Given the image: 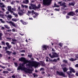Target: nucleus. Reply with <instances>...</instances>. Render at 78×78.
Masks as SVG:
<instances>
[{
  "instance_id": "69168bd1",
  "label": "nucleus",
  "mask_w": 78,
  "mask_h": 78,
  "mask_svg": "<svg viewBox=\"0 0 78 78\" xmlns=\"http://www.w3.org/2000/svg\"><path fill=\"white\" fill-rule=\"evenodd\" d=\"M55 11H59V9H55Z\"/></svg>"
},
{
  "instance_id": "13d9d810",
  "label": "nucleus",
  "mask_w": 78,
  "mask_h": 78,
  "mask_svg": "<svg viewBox=\"0 0 78 78\" xmlns=\"http://www.w3.org/2000/svg\"><path fill=\"white\" fill-rule=\"evenodd\" d=\"M66 19H69V18H70V17L68 16H66Z\"/></svg>"
},
{
  "instance_id": "c9c22d12",
  "label": "nucleus",
  "mask_w": 78,
  "mask_h": 78,
  "mask_svg": "<svg viewBox=\"0 0 78 78\" xmlns=\"http://www.w3.org/2000/svg\"><path fill=\"white\" fill-rule=\"evenodd\" d=\"M12 41H13V42H14L15 43L16 42L17 40L16 39H12Z\"/></svg>"
},
{
  "instance_id": "6e6552de",
  "label": "nucleus",
  "mask_w": 78,
  "mask_h": 78,
  "mask_svg": "<svg viewBox=\"0 0 78 78\" xmlns=\"http://www.w3.org/2000/svg\"><path fill=\"white\" fill-rule=\"evenodd\" d=\"M7 10L10 12V13L12 12L13 11L11 10V9H12V7L11 6H7Z\"/></svg>"
},
{
  "instance_id": "7ed1b4c3",
  "label": "nucleus",
  "mask_w": 78,
  "mask_h": 78,
  "mask_svg": "<svg viewBox=\"0 0 78 78\" xmlns=\"http://www.w3.org/2000/svg\"><path fill=\"white\" fill-rule=\"evenodd\" d=\"M53 55L51 56V54H49V55L51 58H56V57H58V55L55 52H52Z\"/></svg>"
},
{
  "instance_id": "ea45409f",
  "label": "nucleus",
  "mask_w": 78,
  "mask_h": 78,
  "mask_svg": "<svg viewBox=\"0 0 78 78\" xmlns=\"http://www.w3.org/2000/svg\"><path fill=\"white\" fill-rule=\"evenodd\" d=\"M1 30H5V27H1Z\"/></svg>"
},
{
  "instance_id": "473e14b6",
  "label": "nucleus",
  "mask_w": 78,
  "mask_h": 78,
  "mask_svg": "<svg viewBox=\"0 0 78 78\" xmlns=\"http://www.w3.org/2000/svg\"><path fill=\"white\" fill-rule=\"evenodd\" d=\"M69 69L70 70H71L70 71H72L73 69V68H72V67H70L69 68Z\"/></svg>"
},
{
  "instance_id": "a211bd4d",
  "label": "nucleus",
  "mask_w": 78,
  "mask_h": 78,
  "mask_svg": "<svg viewBox=\"0 0 78 78\" xmlns=\"http://www.w3.org/2000/svg\"><path fill=\"white\" fill-rule=\"evenodd\" d=\"M67 74L69 75V76H70V75L71 73H72V71H70L67 72H66Z\"/></svg>"
},
{
  "instance_id": "0e129e2a",
  "label": "nucleus",
  "mask_w": 78,
  "mask_h": 78,
  "mask_svg": "<svg viewBox=\"0 0 78 78\" xmlns=\"http://www.w3.org/2000/svg\"><path fill=\"white\" fill-rule=\"evenodd\" d=\"M12 77L13 78H15V76L13 75L12 76Z\"/></svg>"
},
{
  "instance_id": "b1692460",
  "label": "nucleus",
  "mask_w": 78,
  "mask_h": 78,
  "mask_svg": "<svg viewBox=\"0 0 78 78\" xmlns=\"http://www.w3.org/2000/svg\"><path fill=\"white\" fill-rule=\"evenodd\" d=\"M69 59L71 61H76V59H73L72 58H69Z\"/></svg>"
},
{
  "instance_id": "5701e85b",
  "label": "nucleus",
  "mask_w": 78,
  "mask_h": 78,
  "mask_svg": "<svg viewBox=\"0 0 78 78\" xmlns=\"http://www.w3.org/2000/svg\"><path fill=\"white\" fill-rule=\"evenodd\" d=\"M20 22H22V23L23 24V25H26V23H25L24 22H23V20H20Z\"/></svg>"
},
{
  "instance_id": "680f3d73",
  "label": "nucleus",
  "mask_w": 78,
  "mask_h": 78,
  "mask_svg": "<svg viewBox=\"0 0 78 78\" xmlns=\"http://www.w3.org/2000/svg\"><path fill=\"white\" fill-rule=\"evenodd\" d=\"M75 67H78V64H77L76 65Z\"/></svg>"
},
{
  "instance_id": "49530a36",
  "label": "nucleus",
  "mask_w": 78,
  "mask_h": 78,
  "mask_svg": "<svg viewBox=\"0 0 78 78\" xmlns=\"http://www.w3.org/2000/svg\"><path fill=\"white\" fill-rule=\"evenodd\" d=\"M2 44H3V45H5V42L3 41H2Z\"/></svg>"
},
{
  "instance_id": "8fccbe9b",
  "label": "nucleus",
  "mask_w": 78,
  "mask_h": 78,
  "mask_svg": "<svg viewBox=\"0 0 78 78\" xmlns=\"http://www.w3.org/2000/svg\"><path fill=\"white\" fill-rule=\"evenodd\" d=\"M7 70H8V71H11V70L10 69L7 68Z\"/></svg>"
},
{
  "instance_id": "37998d69",
  "label": "nucleus",
  "mask_w": 78,
  "mask_h": 78,
  "mask_svg": "<svg viewBox=\"0 0 78 78\" xmlns=\"http://www.w3.org/2000/svg\"><path fill=\"white\" fill-rule=\"evenodd\" d=\"M62 44L61 43H59V45L60 46L62 47Z\"/></svg>"
},
{
  "instance_id": "f3484780",
  "label": "nucleus",
  "mask_w": 78,
  "mask_h": 78,
  "mask_svg": "<svg viewBox=\"0 0 78 78\" xmlns=\"http://www.w3.org/2000/svg\"><path fill=\"white\" fill-rule=\"evenodd\" d=\"M75 4V2H73L71 3H69V5H72V6H74Z\"/></svg>"
},
{
  "instance_id": "f8f14e48",
  "label": "nucleus",
  "mask_w": 78,
  "mask_h": 78,
  "mask_svg": "<svg viewBox=\"0 0 78 78\" xmlns=\"http://www.w3.org/2000/svg\"><path fill=\"white\" fill-rule=\"evenodd\" d=\"M11 14L12 13L13 15H14V16H15V17H18V15H17V14L14 13V12H13V11H12V12H11Z\"/></svg>"
},
{
  "instance_id": "774afa93",
  "label": "nucleus",
  "mask_w": 78,
  "mask_h": 78,
  "mask_svg": "<svg viewBox=\"0 0 78 78\" xmlns=\"http://www.w3.org/2000/svg\"><path fill=\"white\" fill-rule=\"evenodd\" d=\"M76 76H78V73H76Z\"/></svg>"
},
{
  "instance_id": "79ce46f5",
  "label": "nucleus",
  "mask_w": 78,
  "mask_h": 78,
  "mask_svg": "<svg viewBox=\"0 0 78 78\" xmlns=\"http://www.w3.org/2000/svg\"><path fill=\"white\" fill-rule=\"evenodd\" d=\"M0 17H2L3 18V15L2 14H0Z\"/></svg>"
},
{
  "instance_id": "4d7b16f0",
  "label": "nucleus",
  "mask_w": 78,
  "mask_h": 78,
  "mask_svg": "<svg viewBox=\"0 0 78 78\" xmlns=\"http://www.w3.org/2000/svg\"><path fill=\"white\" fill-rule=\"evenodd\" d=\"M29 8L30 9H32V7H31V6H29Z\"/></svg>"
},
{
  "instance_id": "c756f323",
  "label": "nucleus",
  "mask_w": 78,
  "mask_h": 78,
  "mask_svg": "<svg viewBox=\"0 0 78 78\" xmlns=\"http://www.w3.org/2000/svg\"><path fill=\"white\" fill-rule=\"evenodd\" d=\"M18 14L20 15V16H23V14L21 12H20V11H19L18 12Z\"/></svg>"
},
{
  "instance_id": "dca6fc26",
  "label": "nucleus",
  "mask_w": 78,
  "mask_h": 78,
  "mask_svg": "<svg viewBox=\"0 0 78 78\" xmlns=\"http://www.w3.org/2000/svg\"><path fill=\"white\" fill-rule=\"evenodd\" d=\"M42 48H44L45 50H47V48L48 47V46L46 45H43L42 46Z\"/></svg>"
},
{
  "instance_id": "3c124183",
  "label": "nucleus",
  "mask_w": 78,
  "mask_h": 78,
  "mask_svg": "<svg viewBox=\"0 0 78 78\" xmlns=\"http://www.w3.org/2000/svg\"><path fill=\"white\" fill-rule=\"evenodd\" d=\"M8 32H9V31H11V29H9L7 30Z\"/></svg>"
},
{
  "instance_id": "a19ab883",
  "label": "nucleus",
  "mask_w": 78,
  "mask_h": 78,
  "mask_svg": "<svg viewBox=\"0 0 78 78\" xmlns=\"http://www.w3.org/2000/svg\"><path fill=\"white\" fill-rule=\"evenodd\" d=\"M63 62H65V63H67V60H63Z\"/></svg>"
},
{
  "instance_id": "2eb2a0df",
  "label": "nucleus",
  "mask_w": 78,
  "mask_h": 78,
  "mask_svg": "<svg viewBox=\"0 0 78 78\" xmlns=\"http://www.w3.org/2000/svg\"><path fill=\"white\" fill-rule=\"evenodd\" d=\"M63 70L64 72H66V71L69 70V68H67L66 67H65L63 68Z\"/></svg>"
},
{
  "instance_id": "4be33fe9",
  "label": "nucleus",
  "mask_w": 78,
  "mask_h": 78,
  "mask_svg": "<svg viewBox=\"0 0 78 78\" xmlns=\"http://www.w3.org/2000/svg\"><path fill=\"white\" fill-rule=\"evenodd\" d=\"M21 6L22 8H28V6L21 5Z\"/></svg>"
},
{
  "instance_id": "0eeeda50",
  "label": "nucleus",
  "mask_w": 78,
  "mask_h": 78,
  "mask_svg": "<svg viewBox=\"0 0 78 78\" xmlns=\"http://www.w3.org/2000/svg\"><path fill=\"white\" fill-rule=\"evenodd\" d=\"M30 5V6H31L32 9H35L36 8V5L33 4L32 3H31Z\"/></svg>"
},
{
  "instance_id": "58836bf2",
  "label": "nucleus",
  "mask_w": 78,
  "mask_h": 78,
  "mask_svg": "<svg viewBox=\"0 0 78 78\" xmlns=\"http://www.w3.org/2000/svg\"><path fill=\"white\" fill-rule=\"evenodd\" d=\"M72 72L73 73H75V72H76V71L75 70H74V69H73L72 70V71H71V72Z\"/></svg>"
},
{
  "instance_id": "423d86ee",
  "label": "nucleus",
  "mask_w": 78,
  "mask_h": 78,
  "mask_svg": "<svg viewBox=\"0 0 78 78\" xmlns=\"http://www.w3.org/2000/svg\"><path fill=\"white\" fill-rule=\"evenodd\" d=\"M62 2H58V4H60V5L61 6H63V7H64V8H66L67 6L66 5V3L65 2H63L62 3H61Z\"/></svg>"
},
{
  "instance_id": "e2e57ef3",
  "label": "nucleus",
  "mask_w": 78,
  "mask_h": 78,
  "mask_svg": "<svg viewBox=\"0 0 78 78\" xmlns=\"http://www.w3.org/2000/svg\"><path fill=\"white\" fill-rule=\"evenodd\" d=\"M2 11H5V9H4L3 8H2Z\"/></svg>"
},
{
  "instance_id": "052dcab7",
  "label": "nucleus",
  "mask_w": 78,
  "mask_h": 78,
  "mask_svg": "<svg viewBox=\"0 0 78 78\" xmlns=\"http://www.w3.org/2000/svg\"><path fill=\"white\" fill-rule=\"evenodd\" d=\"M1 67L2 69H5V67L4 66H2Z\"/></svg>"
},
{
  "instance_id": "6e6d98bb",
  "label": "nucleus",
  "mask_w": 78,
  "mask_h": 78,
  "mask_svg": "<svg viewBox=\"0 0 78 78\" xmlns=\"http://www.w3.org/2000/svg\"><path fill=\"white\" fill-rule=\"evenodd\" d=\"M15 2H16V3H19V1L16 0V1H15Z\"/></svg>"
},
{
  "instance_id": "f03ea898",
  "label": "nucleus",
  "mask_w": 78,
  "mask_h": 78,
  "mask_svg": "<svg viewBox=\"0 0 78 78\" xmlns=\"http://www.w3.org/2000/svg\"><path fill=\"white\" fill-rule=\"evenodd\" d=\"M51 0H43V3L45 5H49L51 3Z\"/></svg>"
},
{
  "instance_id": "c85d7f7f",
  "label": "nucleus",
  "mask_w": 78,
  "mask_h": 78,
  "mask_svg": "<svg viewBox=\"0 0 78 78\" xmlns=\"http://www.w3.org/2000/svg\"><path fill=\"white\" fill-rule=\"evenodd\" d=\"M12 9L13 11H16V9L15 8H12Z\"/></svg>"
},
{
  "instance_id": "603ef678",
  "label": "nucleus",
  "mask_w": 78,
  "mask_h": 78,
  "mask_svg": "<svg viewBox=\"0 0 78 78\" xmlns=\"http://www.w3.org/2000/svg\"><path fill=\"white\" fill-rule=\"evenodd\" d=\"M11 44H15V42H11Z\"/></svg>"
},
{
  "instance_id": "bb28decb",
  "label": "nucleus",
  "mask_w": 78,
  "mask_h": 78,
  "mask_svg": "<svg viewBox=\"0 0 78 78\" xmlns=\"http://www.w3.org/2000/svg\"><path fill=\"white\" fill-rule=\"evenodd\" d=\"M12 30L13 32H17V30L14 28L12 29Z\"/></svg>"
},
{
  "instance_id": "9b49d317",
  "label": "nucleus",
  "mask_w": 78,
  "mask_h": 78,
  "mask_svg": "<svg viewBox=\"0 0 78 78\" xmlns=\"http://www.w3.org/2000/svg\"><path fill=\"white\" fill-rule=\"evenodd\" d=\"M9 23H10V25H12L13 27H16V24H14L13 22H12L11 21L9 22Z\"/></svg>"
},
{
  "instance_id": "ddd939ff",
  "label": "nucleus",
  "mask_w": 78,
  "mask_h": 78,
  "mask_svg": "<svg viewBox=\"0 0 78 78\" xmlns=\"http://www.w3.org/2000/svg\"><path fill=\"white\" fill-rule=\"evenodd\" d=\"M48 60H49V61H52V60L49 58H48V57H46V62H48Z\"/></svg>"
},
{
  "instance_id": "c03bdc74",
  "label": "nucleus",
  "mask_w": 78,
  "mask_h": 78,
  "mask_svg": "<svg viewBox=\"0 0 78 78\" xmlns=\"http://www.w3.org/2000/svg\"><path fill=\"white\" fill-rule=\"evenodd\" d=\"M5 44L6 45H7V47L9 45V43L8 42L6 43Z\"/></svg>"
},
{
  "instance_id": "f257e3e1",
  "label": "nucleus",
  "mask_w": 78,
  "mask_h": 78,
  "mask_svg": "<svg viewBox=\"0 0 78 78\" xmlns=\"http://www.w3.org/2000/svg\"><path fill=\"white\" fill-rule=\"evenodd\" d=\"M19 61H23V64H21L20 65V66L18 67L17 70H24L27 73H32V70L30 69H27L25 67L24 65L28 63V64L27 65L29 67H37L38 66L40 65V63L39 62H35L33 61H31L30 60L28 61L25 59L24 58H21L19 59Z\"/></svg>"
},
{
  "instance_id": "72a5a7b5",
  "label": "nucleus",
  "mask_w": 78,
  "mask_h": 78,
  "mask_svg": "<svg viewBox=\"0 0 78 78\" xmlns=\"http://www.w3.org/2000/svg\"><path fill=\"white\" fill-rule=\"evenodd\" d=\"M3 73H9V72L8 71H3Z\"/></svg>"
},
{
  "instance_id": "4468645a",
  "label": "nucleus",
  "mask_w": 78,
  "mask_h": 78,
  "mask_svg": "<svg viewBox=\"0 0 78 78\" xmlns=\"http://www.w3.org/2000/svg\"><path fill=\"white\" fill-rule=\"evenodd\" d=\"M25 1H23V3H24V4H28L29 2V1H28V0H25Z\"/></svg>"
},
{
  "instance_id": "a18cd8bd",
  "label": "nucleus",
  "mask_w": 78,
  "mask_h": 78,
  "mask_svg": "<svg viewBox=\"0 0 78 78\" xmlns=\"http://www.w3.org/2000/svg\"><path fill=\"white\" fill-rule=\"evenodd\" d=\"M9 48H11V47H12V46H11V45H9L8 46Z\"/></svg>"
},
{
  "instance_id": "39448f33",
  "label": "nucleus",
  "mask_w": 78,
  "mask_h": 78,
  "mask_svg": "<svg viewBox=\"0 0 78 78\" xmlns=\"http://www.w3.org/2000/svg\"><path fill=\"white\" fill-rule=\"evenodd\" d=\"M32 15L34 16V14L35 16H34L33 17L34 18H35V17H36V16H38V14L36 13V12H34V10H32Z\"/></svg>"
},
{
  "instance_id": "cd10ccee",
  "label": "nucleus",
  "mask_w": 78,
  "mask_h": 78,
  "mask_svg": "<svg viewBox=\"0 0 78 78\" xmlns=\"http://www.w3.org/2000/svg\"><path fill=\"white\" fill-rule=\"evenodd\" d=\"M3 49H5V50H8V47H3Z\"/></svg>"
},
{
  "instance_id": "09e8293b",
  "label": "nucleus",
  "mask_w": 78,
  "mask_h": 78,
  "mask_svg": "<svg viewBox=\"0 0 78 78\" xmlns=\"http://www.w3.org/2000/svg\"><path fill=\"white\" fill-rule=\"evenodd\" d=\"M14 64L15 65V66L16 67H17V63H14Z\"/></svg>"
},
{
  "instance_id": "393cba45",
  "label": "nucleus",
  "mask_w": 78,
  "mask_h": 78,
  "mask_svg": "<svg viewBox=\"0 0 78 78\" xmlns=\"http://www.w3.org/2000/svg\"><path fill=\"white\" fill-rule=\"evenodd\" d=\"M4 26L6 28H7V29H9V28H10V27H9V26H8V25H4Z\"/></svg>"
},
{
  "instance_id": "9d476101",
  "label": "nucleus",
  "mask_w": 78,
  "mask_h": 78,
  "mask_svg": "<svg viewBox=\"0 0 78 78\" xmlns=\"http://www.w3.org/2000/svg\"><path fill=\"white\" fill-rule=\"evenodd\" d=\"M5 17L7 18L8 20L10 19L11 18H12V16L11 15H8V16L5 15Z\"/></svg>"
},
{
  "instance_id": "a878e982",
  "label": "nucleus",
  "mask_w": 78,
  "mask_h": 78,
  "mask_svg": "<svg viewBox=\"0 0 78 78\" xmlns=\"http://www.w3.org/2000/svg\"><path fill=\"white\" fill-rule=\"evenodd\" d=\"M6 53H7V54L9 55H11V52H10L9 51H6Z\"/></svg>"
},
{
  "instance_id": "2f4dec72",
  "label": "nucleus",
  "mask_w": 78,
  "mask_h": 78,
  "mask_svg": "<svg viewBox=\"0 0 78 78\" xmlns=\"http://www.w3.org/2000/svg\"><path fill=\"white\" fill-rule=\"evenodd\" d=\"M3 35V34L2 33H0V40H1L2 39V35Z\"/></svg>"
},
{
  "instance_id": "412c9836",
  "label": "nucleus",
  "mask_w": 78,
  "mask_h": 78,
  "mask_svg": "<svg viewBox=\"0 0 78 78\" xmlns=\"http://www.w3.org/2000/svg\"><path fill=\"white\" fill-rule=\"evenodd\" d=\"M18 9L19 11H20V12H23V10L21 9H20V7L19 6L18 8Z\"/></svg>"
},
{
  "instance_id": "20e7f679",
  "label": "nucleus",
  "mask_w": 78,
  "mask_h": 78,
  "mask_svg": "<svg viewBox=\"0 0 78 78\" xmlns=\"http://www.w3.org/2000/svg\"><path fill=\"white\" fill-rule=\"evenodd\" d=\"M57 73L58 75H60V76H62L63 77H67V76L65 75V74H64L63 72L57 71Z\"/></svg>"
},
{
  "instance_id": "f704fd0d",
  "label": "nucleus",
  "mask_w": 78,
  "mask_h": 78,
  "mask_svg": "<svg viewBox=\"0 0 78 78\" xmlns=\"http://www.w3.org/2000/svg\"><path fill=\"white\" fill-rule=\"evenodd\" d=\"M40 7H41V4H39L38 6L37 7H36V8L37 9H39V8H40Z\"/></svg>"
},
{
  "instance_id": "5fc2aeb1",
  "label": "nucleus",
  "mask_w": 78,
  "mask_h": 78,
  "mask_svg": "<svg viewBox=\"0 0 78 78\" xmlns=\"http://www.w3.org/2000/svg\"><path fill=\"white\" fill-rule=\"evenodd\" d=\"M31 12L30 11H28V13H29V14H31Z\"/></svg>"
},
{
  "instance_id": "aec40b11",
  "label": "nucleus",
  "mask_w": 78,
  "mask_h": 78,
  "mask_svg": "<svg viewBox=\"0 0 78 78\" xmlns=\"http://www.w3.org/2000/svg\"><path fill=\"white\" fill-rule=\"evenodd\" d=\"M12 20L13 21H14V22H17V20H19V19H17L16 18H12Z\"/></svg>"
},
{
  "instance_id": "e433bc0d",
  "label": "nucleus",
  "mask_w": 78,
  "mask_h": 78,
  "mask_svg": "<svg viewBox=\"0 0 78 78\" xmlns=\"http://www.w3.org/2000/svg\"><path fill=\"white\" fill-rule=\"evenodd\" d=\"M54 5H55V7H59V6L58 5H56V3H55L54 4Z\"/></svg>"
},
{
  "instance_id": "6ab92c4d",
  "label": "nucleus",
  "mask_w": 78,
  "mask_h": 78,
  "mask_svg": "<svg viewBox=\"0 0 78 78\" xmlns=\"http://www.w3.org/2000/svg\"><path fill=\"white\" fill-rule=\"evenodd\" d=\"M0 6L2 8H5V5L3 4V3L2 2H0Z\"/></svg>"
},
{
  "instance_id": "864d4df0",
  "label": "nucleus",
  "mask_w": 78,
  "mask_h": 78,
  "mask_svg": "<svg viewBox=\"0 0 78 78\" xmlns=\"http://www.w3.org/2000/svg\"><path fill=\"white\" fill-rule=\"evenodd\" d=\"M36 76H37V75L35 74H34V77H36Z\"/></svg>"
},
{
  "instance_id": "bf43d9fd",
  "label": "nucleus",
  "mask_w": 78,
  "mask_h": 78,
  "mask_svg": "<svg viewBox=\"0 0 78 78\" xmlns=\"http://www.w3.org/2000/svg\"><path fill=\"white\" fill-rule=\"evenodd\" d=\"M52 51H53L54 52V51H55V49H53V48L52 49Z\"/></svg>"
},
{
  "instance_id": "1a4fd4ad",
  "label": "nucleus",
  "mask_w": 78,
  "mask_h": 78,
  "mask_svg": "<svg viewBox=\"0 0 78 78\" xmlns=\"http://www.w3.org/2000/svg\"><path fill=\"white\" fill-rule=\"evenodd\" d=\"M68 15L71 16H73V15H75V13L73 12H70L68 13Z\"/></svg>"
},
{
  "instance_id": "de8ad7c7",
  "label": "nucleus",
  "mask_w": 78,
  "mask_h": 78,
  "mask_svg": "<svg viewBox=\"0 0 78 78\" xmlns=\"http://www.w3.org/2000/svg\"><path fill=\"white\" fill-rule=\"evenodd\" d=\"M9 11H7L6 12V14H9Z\"/></svg>"
},
{
  "instance_id": "4c0bfd02",
  "label": "nucleus",
  "mask_w": 78,
  "mask_h": 78,
  "mask_svg": "<svg viewBox=\"0 0 78 78\" xmlns=\"http://www.w3.org/2000/svg\"><path fill=\"white\" fill-rule=\"evenodd\" d=\"M40 70L41 71H44V68H41L40 69Z\"/></svg>"
},
{
  "instance_id": "338daca9",
  "label": "nucleus",
  "mask_w": 78,
  "mask_h": 78,
  "mask_svg": "<svg viewBox=\"0 0 78 78\" xmlns=\"http://www.w3.org/2000/svg\"><path fill=\"white\" fill-rule=\"evenodd\" d=\"M75 12H78V9L76 10L75 11Z\"/></svg>"
},
{
  "instance_id": "7c9ffc66",
  "label": "nucleus",
  "mask_w": 78,
  "mask_h": 78,
  "mask_svg": "<svg viewBox=\"0 0 78 78\" xmlns=\"http://www.w3.org/2000/svg\"><path fill=\"white\" fill-rule=\"evenodd\" d=\"M41 65L42 66H45V63H44L43 62H41Z\"/></svg>"
}]
</instances>
